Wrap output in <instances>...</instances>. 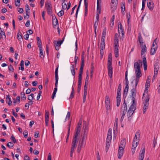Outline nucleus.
<instances>
[{
    "label": "nucleus",
    "instance_id": "24",
    "mask_svg": "<svg viewBox=\"0 0 160 160\" xmlns=\"http://www.w3.org/2000/svg\"><path fill=\"white\" fill-rule=\"evenodd\" d=\"M158 48L157 45H156L155 46V48H152L151 47V54L152 55H154L156 51Z\"/></svg>",
    "mask_w": 160,
    "mask_h": 160
},
{
    "label": "nucleus",
    "instance_id": "15",
    "mask_svg": "<svg viewBox=\"0 0 160 160\" xmlns=\"http://www.w3.org/2000/svg\"><path fill=\"white\" fill-rule=\"evenodd\" d=\"M78 140L75 139H73L72 141V145L71 149H74L76 148L77 146Z\"/></svg>",
    "mask_w": 160,
    "mask_h": 160
},
{
    "label": "nucleus",
    "instance_id": "34",
    "mask_svg": "<svg viewBox=\"0 0 160 160\" xmlns=\"http://www.w3.org/2000/svg\"><path fill=\"white\" fill-rule=\"evenodd\" d=\"M118 128V122H115L114 124V126L113 127V131L114 133L115 132V131H117V129Z\"/></svg>",
    "mask_w": 160,
    "mask_h": 160
},
{
    "label": "nucleus",
    "instance_id": "11",
    "mask_svg": "<svg viewBox=\"0 0 160 160\" xmlns=\"http://www.w3.org/2000/svg\"><path fill=\"white\" fill-rule=\"evenodd\" d=\"M118 47L119 45L114 44V52L116 58H118Z\"/></svg>",
    "mask_w": 160,
    "mask_h": 160
},
{
    "label": "nucleus",
    "instance_id": "63",
    "mask_svg": "<svg viewBox=\"0 0 160 160\" xmlns=\"http://www.w3.org/2000/svg\"><path fill=\"white\" fill-rule=\"evenodd\" d=\"M23 134L24 136V137L26 138L28 137V132L26 130L24 131L23 132Z\"/></svg>",
    "mask_w": 160,
    "mask_h": 160
},
{
    "label": "nucleus",
    "instance_id": "55",
    "mask_svg": "<svg viewBox=\"0 0 160 160\" xmlns=\"http://www.w3.org/2000/svg\"><path fill=\"white\" fill-rule=\"evenodd\" d=\"M148 87H147L145 88V90H144V93L143 95L142 98H144V95H145V93H146L148 94Z\"/></svg>",
    "mask_w": 160,
    "mask_h": 160
},
{
    "label": "nucleus",
    "instance_id": "27",
    "mask_svg": "<svg viewBox=\"0 0 160 160\" xmlns=\"http://www.w3.org/2000/svg\"><path fill=\"white\" fill-rule=\"evenodd\" d=\"M122 106L123 107V109H122L121 110V112H122V111H127V107L126 103V100L125 99L124 100L123 103V105H122Z\"/></svg>",
    "mask_w": 160,
    "mask_h": 160
},
{
    "label": "nucleus",
    "instance_id": "36",
    "mask_svg": "<svg viewBox=\"0 0 160 160\" xmlns=\"http://www.w3.org/2000/svg\"><path fill=\"white\" fill-rule=\"evenodd\" d=\"M39 49L40 51V57H41V58H42V57H41L42 56H43V58L44 57L43 54V50L42 47H40Z\"/></svg>",
    "mask_w": 160,
    "mask_h": 160
},
{
    "label": "nucleus",
    "instance_id": "3",
    "mask_svg": "<svg viewBox=\"0 0 160 160\" xmlns=\"http://www.w3.org/2000/svg\"><path fill=\"white\" fill-rule=\"evenodd\" d=\"M140 65L142 66V61L141 60H138L137 62H135L134 64V68L135 70H140Z\"/></svg>",
    "mask_w": 160,
    "mask_h": 160
},
{
    "label": "nucleus",
    "instance_id": "38",
    "mask_svg": "<svg viewBox=\"0 0 160 160\" xmlns=\"http://www.w3.org/2000/svg\"><path fill=\"white\" fill-rule=\"evenodd\" d=\"M15 6L17 7H19L20 5V0H15Z\"/></svg>",
    "mask_w": 160,
    "mask_h": 160
},
{
    "label": "nucleus",
    "instance_id": "16",
    "mask_svg": "<svg viewBox=\"0 0 160 160\" xmlns=\"http://www.w3.org/2000/svg\"><path fill=\"white\" fill-rule=\"evenodd\" d=\"M132 103L129 109L133 110V111H134L136 109V102H135V101L134 100H132Z\"/></svg>",
    "mask_w": 160,
    "mask_h": 160
},
{
    "label": "nucleus",
    "instance_id": "47",
    "mask_svg": "<svg viewBox=\"0 0 160 160\" xmlns=\"http://www.w3.org/2000/svg\"><path fill=\"white\" fill-rule=\"evenodd\" d=\"M47 10L48 14L49 15L52 14V8H47Z\"/></svg>",
    "mask_w": 160,
    "mask_h": 160
},
{
    "label": "nucleus",
    "instance_id": "22",
    "mask_svg": "<svg viewBox=\"0 0 160 160\" xmlns=\"http://www.w3.org/2000/svg\"><path fill=\"white\" fill-rule=\"evenodd\" d=\"M142 60L143 63L144 69L145 71L147 69V67L146 58L145 57H144L143 58Z\"/></svg>",
    "mask_w": 160,
    "mask_h": 160
},
{
    "label": "nucleus",
    "instance_id": "25",
    "mask_svg": "<svg viewBox=\"0 0 160 160\" xmlns=\"http://www.w3.org/2000/svg\"><path fill=\"white\" fill-rule=\"evenodd\" d=\"M126 145V140L125 139H123L122 140L119 146L121 147H122L123 148H125Z\"/></svg>",
    "mask_w": 160,
    "mask_h": 160
},
{
    "label": "nucleus",
    "instance_id": "58",
    "mask_svg": "<svg viewBox=\"0 0 160 160\" xmlns=\"http://www.w3.org/2000/svg\"><path fill=\"white\" fill-rule=\"evenodd\" d=\"M89 74L88 70H87L86 72V77L85 79V81L88 82L89 80Z\"/></svg>",
    "mask_w": 160,
    "mask_h": 160
},
{
    "label": "nucleus",
    "instance_id": "18",
    "mask_svg": "<svg viewBox=\"0 0 160 160\" xmlns=\"http://www.w3.org/2000/svg\"><path fill=\"white\" fill-rule=\"evenodd\" d=\"M142 46V50L141 55L142 56L144 53L147 51V48L146 45L144 44L142 45H140Z\"/></svg>",
    "mask_w": 160,
    "mask_h": 160
},
{
    "label": "nucleus",
    "instance_id": "30",
    "mask_svg": "<svg viewBox=\"0 0 160 160\" xmlns=\"http://www.w3.org/2000/svg\"><path fill=\"white\" fill-rule=\"evenodd\" d=\"M147 6L149 10H152L153 8L154 7V4L152 3H151V2H149V3H148Z\"/></svg>",
    "mask_w": 160,
    "mask_h": 160
},
{
    "label": "nucleus",
    "instance_id": "48",
    "mask_svg": "<svg viewBox=\"0 0 160 160\" xmlns=\"http://www.w3.org/2000/svg\"><path fill=\"white\" fill-rule=\"evenodd\" d=\"M30 10V9H27L26 10V16H27V19H28L29 18Z\"/></svg>",
    "mask_w": 160,
    "mask_h": 160
},
{
    "label": "nucleus",
    "instance_id": "51",
    "mask_svg": "<svg viewBox=\"0 0 160 160\" xmlns=\"http://www.w3.org/2000/svg\"><path fill=\"white\" fill-rule=\"evenodd\" d=\"M7 146L9 147V148H11V147H13L14 146V144H13L12 142H9L7 145Z\"/></svg>",
    "mask_w": 160,
    "mask_h": 160
},
{
    "label": "nucleus",
    "instance_id": "45",
    "mask_svg": "<svg viewBox=\"0 0 160 160\" xmlns=\"http://www.w3.org/2000/svg\"><path fill=\"white\" fill-rule=\"evenodd\" d=\"M45 6L47 8H52L51 4L50 3H47L46 2Z\"/></svg>",
    "mask_w": 160,
    "mask_h": 160
},
{
    "label": "nucleus",
    "instance_id": "31",
    "mask_svg": "<svg viewBox=\"0 0 160 160\" xmlns=\"http://www.w3.org/2000/svg\"><path fill=\"white\" fill-rule=\"evenodd\" d=\"M117 3L116 2H115V3L113 2H111V8L113 10H115L116 8V6Z\"/></svg>",
    "mask_w": 160,
    "mask_h": 160
},
{
    "label": "nucleus",
    "instance_id": "9",
    "mask_svg": "<svg viewBox=\"0 0 160 160\" xmlns=\"http://www.w3.org/2000/svg\"><path fill=\"white\" fill-rule=\"evenodd\" d=\"M131 92L132 95L131 96L132 97V100H134L135 101V98L136 96V89L135 88H133L131 90Z\"/></svg>",
    "mask_w": 160,
    "mask_h": 160
},
{
    "label": "nucleus",
    "instance_id": "19",
    "mask_svg": "<svg viewBox=\"0 0 160 160\" xmlns=\"http://www.w3.org/2000/svg\"><path fill=\"white\" fill-rule=\"evenodd\" d=\"M145 152V149L144 148L142 150V152L140 153V155L139 157V160H143Z\"/></svg>",
    "mask_w": 160,
    "mask_h": 160
},
{
    "label": "nucleus",
    "instance_id": "64",
    "mask_svg": "<svg viewBox=\"0 0 160 160\" xmlns=\"http://www.w3.org/2000/svg\"><path fill=\"white\" fill-rule=\"evenodd\" d=\"M84 66V63L83 62V61H82V62H81V67L80 69V70L83 71V68Z\"/></svg>",
    "mask_w": 160,
    "mask_h": 160
},
{
    "label": "nucleus",
    "instance_id": "54",
    "mask_svg": "<svg viewBox=\"0 0 160 160\" xmlns=\"http://www.w3.org/2000/svg\"><path fill=\"white\" fill-rule=\"evenodd\" d=\"M0 32H1V36H4V38H6V36L5 34V32L4 31H3L2 30H0Z\"/></svg>",
    "mask_w": 160,
    "mask_h": 160
},
{
    "label": "nucleus",
    "instance_id": "50",
    "mask_svg": "<svg viewBox=\"0 0 160 160\" xmlns=\"http://www.w3.org/2000/svg\"><path fill=\"white\" fill-rule=\"evenodd\" d=\"M58 66L56 68L55 71V77H58Z\"/></svg>",
    "mask_w": 160,
    "mask_h": 160
},
{
    "label": "nucleus",
    "instance_id": "33",
    "mask_svg": "<svg viewBox=\"0 0 160 160\" xmlns=\"http://www.w3.org/2000/svg\"><path fill=\"white\" fill-rule=\"evenodd\" d=\"M21 96L22 100H24L26 99V97L24 92H22L21 93Z\"/></svg>",
    "mask_w": 160,
    "mask_h": 160
},
{
    "label": "nucleus",
    "instance_id": "21",
    "mask_svg": "<svg viewBox=\"0 0 160 160\" xmlns=\"http://www.w3.org/2000/svg\"><path fill=\"white\" fill-rule=\"evenodd\" d=\"M118 37V34L117 33H115L114 36V44L118 45L119 40Z\"/></svg>",
    "mask_w": 160,
    "mask_h": 160
},
{
    "label": "nucleus",
    "instance_id": "62",
    "mask_svg": "<svg viewBox=\"0 0 160 160\" xmlns=\"http://www.w3.org/2000/svg\"><path fill=\"white\" fill-rule=\"evenodd\" d=\"M55 86L56 87H57L58 86V77H55Z\"/></svg>",
    "mask_w": 160,
    "mask_h": 160
},
{
    "label": "nucleus",
    "instance_id": "5",
    "mask_svg": "<svg viewBox=\"0 0 160 160\" xmlns=\"http://www.w3.org/2000/svg\"><path fill=\"white\" fill-rule=\"evenodd\" d=\"M111 139L112 136H107L106 140V152H107L109 148Z\"/></svg>",
    "mask_w": 160,
    "mask_h": 160
},
{
    "label": "nucleus",
    "instance_id": "59",
    "mask_svg": "<svg viewBox=\"0 0 160 160\" xmlns=\"http://www.w3.org/2000/svg\"><path fill=\"white\" fill-rule=\"evenodd\" d=\"M70 112H68L66 116V117L65 119V121L67 120V119H69L70 118Z\"/></svg>",
    "mask_w": 160,
    "mask_h": 160
},
{
    "label": "nucleus",
    "instance_id": "44",
    "mask_svg": "<svg viewBox=\"0 0 160 160\" xmlns=\"http://www.w3.org/2000/svg\"><path fill=\"white\" fill-rule=\"evenodd\" d=\"M137 134L138 135L140 136V133L139 132H136V134L135 135V136L134 138L133 141H136L137 140Z\"/></svg>",
    "mask_w": 160,
    "mask_h": 160
},
{
    "label": "nucleus",
    "instance_id": "40",
    "mask_svg": "<svg viewBox=\"0 0 160 160\" xmlns=\"http://www.w3.org/2000/svg\"><path fill=\"white\" fill-rule=\"evenodd\" d=\"M11 140L14 143H16L17 142V140L16 139L13 135H12L11 138Z\"/></svg>",
    "mask_w": 160,
    "mask_h": 160
},
{
    "label": "nucleus",
    "instance_id": "56",
    "mask_svg": "<svg viewBox=\"0 0 160 160\" xmlns=\"http://www.w3.org/2000/svg\"><path fill=\"white\" fill-rule=\"evenodd\" d=\"M7 102L8 103V104L9 106H11L12 104V102L11 101V98H9L8 99H7Z\"/></svg>",
    "mask_w": 160,
    "mask_h": 160
},
{
    "label": "nucleus",
    "instance_id": "4",
    "mask_svg": "<svg viewBox=\"0 0 160 160\" xmlns=\"http://www.w3.org/2000/svg\"><path fill=\"white\" fill-rule=\"evenodd\" d=\"M105 106L107 109V112L110 108V101L108 96H107L106 97L105 99Z\"/></svg>",
    "mask_w": 160,
    "mask_h": 160
},
{
    "label": "nucleus",
    "instance_id": "2",
    "mask_svg": "<svg viewBox=\"0 0 160 160\" xmlns=\"http://www.w3.org/2000/svg\"><path fill=\"white\" fill-rule=\"evenodd\" d=\"M118 28L119 34L120 33H120H121L122 35V37L120 38V39L123 40L124 38V32L123 28L122 27V25L120 22H119L118 23Z\"/></svg>",
    "mask_w": 160,
    "mask_h": 160
},
{
    "label": "nucleus",
    "instance_id": "26",
    "mask_svg": "<svg viewBox=\"0 0 160 160\" xmlns=\"http://www.w3.org/2000/svg\"><path fill=\"white\" fill-rule=\"evenodd\" d=\"M138 38L140 45H143V38L141 34L140 33L139 34Z\"/></svg>",
    "mask_w": 160,
    "mask_h": 160
},
{
    "label": "nucleus",
    "instance_id": "39",
    "mask_svg": "<svg viewBox=\"0 0 160 160\" xmlns=\"http://www.w3.org/2000/svg\"><path fill=\"white\" fill-rule=\"evenodd\" d=\"M121 91H117V99H121Z\"/></svg>",
    "mask_w": 160,
    "mask_h": 160
},
{
    "label": "nucleus",
    "instance_id": "6",
    "mask_svg": "<svg viewBox=\"0 0 160 160\" xmlns=\"http://www.w3.org/2000/svg\"><path fill=\"white\" fill-rule=\"evenodd\" d=\"M124 148H123L119 147L118 151V158L119 159L121 158V157L123 155V152H124Z\"/></svg>",
    "mask_w": 160,
    "mask_h": 160
},
{
    "label": "nucleus",
    "instance_id": "10",
    "mask_svg": "<svg viewBox=\"0 0 160 160\" xmlns=\"http://www.w3.org/2000/svg\"><path fill=\"white\" fill-rule=\"evenodd\" d=\"M81 129L76 128L75 130L74 135L73 137V139L78 140V136L80 134Z\"/></svg>",
    "mask_w": 160,
    "mask_h": 160
},
{
    "label": "nucleus",
    "instance_id": "23",
    "mask_svg": "<svg viewBox=\"0 0 160 160\" xmlns=\"http://www.w3.org/2000/svg\"><path fill=\"white\" fill-rule=\"evenodd\" d=\"M63 43V41H59L57 42L56 41H54V43L55 44V47H59L61 46L62 44Z\"/></svg>",
    "mask_w": 160,
    "mask_h": 160
},
{
    "label": "nucleus",
    "instance_id": "29",
    "mask_svg": "<svg viewBox=\"0 0 160 160\" xmlns=\"http://www.w3.org/2000/svg\"><path fill=\"white\" fill-rule=\"evenodd\" d=\"M71 121H70L69 122L68 125V134L67 135V137L66 139V142H67L68 140V137L69 136V134L70 133V126H71Z\"/></svg>",
    "mask_w": 160,
    "mask_h": 160
},
{
    "label": "nucleus",
    "instance_id": "43",
    "mask_svg": "<svg viewBox=\"0 0 160 160\" xmlns=\"http://www.w3.org/2000/svg\"><path fill=\"white\" fill-rule=\"evenodd\" d=\"M94 32L95 34H96V28L98 26V22L97 21H95L94 23Z\"/></svg>",
    "mask_w": 160,
    "mask_h": 160
},
{
    "label": "nucleus",
    "instance_id": "28",
    "mask_svg": "<svg viewBox=\"0 0 160 160\" xmlns=\"http://www.w3.org/2000/svg\"><path fill=\"white\" fill-rule=\"evenodd\" d=\"M37 43L38 47L40 48V47H42V43L39 37L37 38Z\"/></svg>",
    "mask_w": 160,
    "mask_h": 160
},
{
    "label": "nucleus",
    "instance_id": "60",
    "mask_svg": "<svg viewBox=\"0 0 160 160\" xmlns=\"http://www.w3.org/2000/svg\"><path fill=\"white\" fill-rule=\"evenodd\" d=\"M87 96V93H84L83 98V102L84 103L86 101V98Z\"/></svg>",
    "mask_w": 160,
    "mask_h": 160
},
{
    "label": "nucleus",
    "instance_id": "53",
    "mask_svg": "<svg viewBox=\"0 0 160 160\" xmlns=\"http://www.w3.org/2000/svg\"><path fill=\"white\" fill-rule=\"evenodd\" d=\"M82 78L78 77V86H81L82 85Z\"/></svg>",
    "mask_w": 160,
    "mask_h": 160
},
{
    "label": "nucleus",
    "instance_id": "14",
    "mask_svg": "<svg viewBox=\"0 0 160 160\" xmlns=\"http://www.w3.org/2000/svg\"><path fill=\"white\" fill-rule=\"evenodd\" d=\"M159 69V66L158 62H156L154 65L155 75H157L158 73V70Z\"/></svg>",
    "mask_w": 160,
    "mask_h": 160
},
{
    "label": "nucleus",
    "instance_id": "17",
    "mask_svg": "<svg viewBox=\"0 0 160 160\" xmlns=\"http://www.w3.org/2000/svg\"><path fill=\"white\" fill-rule=\"evenodd\" d=\"M134 112V111H133V110H131L129 109L128 112V120L129 121H130L131 120V117L132 116Z\"/></svg>",
    "mask_w": 160,
    "mask_h": 160
},
{
    "label": "nucleus",
    "instance_id": "57",
    "mask_svg": "<svg viewBox=\"0 0 160 160\" xmlns=\"http://www.w3.org/2000/svg\"><path fill=\"white\" fill-rule=\"evenodd\" d=\"M135 88H136L137 87L138 84V82L139 81V78H136L135 79Z\"/></svg>",
    "mask_w": 160,
    "mask_h": 160
},
{
    "label": "nucleus",
    "instance_id": "32",
    "mask_svg": "<svg viewBox=\"0 0 160 160\" xmlns=\"http://www.w3.org/2000/svg\"><path fill=\"white\" fill-rule=\"evenodd\" d=\"M106 32H107V29L106 28H105L103 30V32L102 33V38H104L105 39V36L106 34Z\"/></svg>",
    "mask_w": 160,
    "mask_h": 160
},
{
    "label": "nucleus",
    "instance_id": "1",
    "mask_svg": "<svg viewBox=\"0 0 160 160\" xmlns=\"http://www.w3.org/2000/svg\"><path fill=\"white\" fill-rule=\"evenodd\" d=\"M143 101H144V106L143 107V114H144L148 109V107L149 105V101L150 99V95L147 94Z\"/></svg>",
    "mask_w": 160,
    "mask_h": 160
},
{
    "label": "nucleus",
    "instance_id": "61",
    "mask_svg": "<svg viewBox=\"0 0 160 160\" xmlns=\"http://www.w3.org/2000/svg\"><path fill=\"white\" fill-rule=\"evenodd\" d=\"M108 136H112V129L109 128L108 130Z\"/></svg>",
    "mask_w": 160,
    "mask_h": 160
},
{
    "label": "nucleus",
    "instance_id": "42",
    "mask_svg": "<svg viewBox=\"0 0 160 160\" xmlns=\"http://www.w3.org/2000/svg\"><path fill=\"white\" fill-rule=\"evenodd\" d=\"M64 14V11L63 10H61L58 13V15L59 17H61Z\"/></svg>",
    "mask_w": 160,
    "mask_h": 160
},
{
    "label": "nucleus",
    "instance_id": "49",
    "mask_svg": "<svg viewBox=\"0 0 160 160\" xmlns=\"http://www.w3.org/2000/svg\"><path fill=\"white\" fill-rule=\"evenodd\" d=\"M82 120H80L79 121L78 124V125L77 127L76 128L81 129V126H82Z\"/></svg>",
    "mask_w": 160,
    "mask_h": 160
},
{
    "label": "nucleus",
    "instance_id": "41",
    "mask_svg": "<svg viewBox=\"0 0 160 160\" xmlns=\"http://www.w3.org/2000/svg\"><path fill=\"white\" fill-rule=\"evenodd\" d=\"M81 2H82L81 1H79V2L78 6V8L77 9L76 12V18L77 17V15H78V12L79 10L80 7V5H81Z\"/></svg>",
    "mask_w": 160,
    "mask_h": 160
},
{
    "label": "nucleus",
    "instance_id": "35",
    "mask_svg": "<svg viewBox=\"0 0 160 160\" xmlns=\"http://www.w3.org/2000/svg\"><path fill=\"white\" fill-rule=\"evenodd\" d=\"M74 88L72 86V91L71 92V93L70 97V98L71 99L73 98L74 96Z\"/></svg>",
    "mask_w": 160,
    "mask_h": 160
},
{
    "label": "nucleus",
    "instance_id": "52",
    "mask_svg": "<svg viewBox=\"0 0 160 160\" xmlns=\"http://www.w3.org/2000/svg\"><path fill=\"white\" fill-rule=\"evenodd\" d=\"M83 142H84V141H82L80 140L79 142L78 146H80L81 148L83 147V144H84Z\"/></svg>",
    "mask_w": 160,
    "mask_h": 160
},
{
    "label": "nucleus",
    "instance_id": "37",
    "mask_svg": "<svg viewBox=\"0 0 160 160\" xmlns=\"http://www.w3.org/2000/svg\"><path fill=\"white\" fill-rule=\"evenodd\" d=\"M21 32H20V30H19L17 34V38L18 39L20 40L22 38V37L21 35Z\"/></svg>",
    "mask_w": 160,
    "mask_h": 160
},
{
    "label": "nucleus",
    "instance_id": "8",
    "mask_svg": "<svg viewBox=\"0 0 160 160\" xmlns=\"http://www.w3.org/2000/svg\"><path fill=\"white\" fill-rule=\"evenodd\" d=\"M83 122H84L83 123V129H84L83 134L87 135L88 129V125L86 124V122L84 121H83Z\"/></svg>",
    "mask_w": 160,
    "mask_h": 160
},
{
    "label": "nucleus",
    "instance_id": "20",
    "mask_svg": "<svg viewBox=\"0 0 160 160\" xmlns=\"http://www.w3.org/2000/svg\"><path fill=\"white\" fill-rule=\"evenodd\" d=\"M135 74L136 77V78L139 79V78L141 77L142 76L141 70L138 71L135 70Z\"/></svg>",
    "mask_w": 160,
    "mask_h": 160
},
{
    "label": "nucleus",
    "instance_id": "7",
    "mask_svg": "<svg viewBox=\"0 0 160 160\" xmlns=\"http://www.w3.org/2000/svg\"><path fill=\"white\" fill-rule=\"evenodd\" d=\"M52 16V24L53 26H56L58 24V21L57 19L56 18V17L55 14H52L51 15Z\"/></svg>",
    "mask_w": 160,
    "mask_h": 160
},
{
    "label": "nucleus",
    "instance_id": "46",
    "mask_svg": "<svg viewBox=\"0 0 160 160\" xmlns=\"http://www.w3.org/2000/svg\"><path fill=\"white\" fill-rule=\"evenodd\" d=\"M62 8L63 9H66L67 8V4L66 3L63 2L62 3Z\"/></svg>",
    "mask_w": 160,
    "mask_h": 160
},
{
    "label": "nucleus",
    "instance_id": "12",
    "mask_svg": "<svg viewBox=\"0 0 160 160\" xmlns=\"http://www.w3.org/2000/svg\"><path fill=\"white\" fill-rule=\"evenodd\" d=\"M108 75L109 77L112 78V68L111 66H108Z\"/></svg>",
    "mask_w": 160,
    "mask_h": 160
},
{
    "label": "nucleus",
    "instance_id": "13",
    "mask_svg": "<svg viewBox=\"0 0 160 160\" xmlns=\"http://www.w3.org/2000/svg\"><path fill=\"white\" fill-rule=\"evenodd\" d=\"M105 48V39L104 38H101V42L100 43V49L102 50H103Z\"/></svg>",
    "mask_w": 160,
    "mask_h": 160
}]
</instances>
